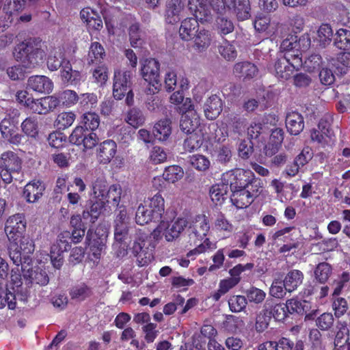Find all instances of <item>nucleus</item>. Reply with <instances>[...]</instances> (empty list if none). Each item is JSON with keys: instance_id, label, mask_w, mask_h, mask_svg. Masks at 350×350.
Listing matches in <instances>:
<instances>
[{"instance_id": "1", "label": "nucleus", "mask_w": 350, "mask_h": 350, "mask_svg": "<svg viewBox=\"0 0 350 350\" xmlns=\"http://www.w3.org/2000/svg\"><path fill=\"white\" fill-rule=\"evenodd\" d=\"M26 224L25 215L21 213L10 216L5 221L4 230L9 241L8 254L16 265L27 262L35 249L33 241L29 237L23 236Z\"/></svg>"}, {"instance_id": "2", "label": "nucleus", "mask_w": 350, "mask_h": 350, "mask_svg": "<svg viewBox=\"0 0 350 350\" xmlns=\"http://www.w3.org/2000/svg\"><path fill=\"white\" fill-rule=\"evenodd\" d=\"M188 7L194 17L184 19L179 28V36L185 41H190L200 29L198 21H208L211 18V6L206 0H189Z\"/></svg>"}, {"instance_id": "3", "label": "nucleus", "mask_w": 350, "mask_h": 350, "mask_svg": "<svg viewBox=\"0 0 350 350\" xmlns=\"http://www.w3.org/2000/svg\"><path fill=\"white\" fill-rule=\"evenodd\" d=\"M14 55L25 68H36L42 63L45 56L42 49V40L36 37L25 39L15 46Z\"/></svg>"}, {"instance_id": "4", "label": "nucleus", "mask_w": 350, "mask_h": 350, "mask_svg": "<svg viewBox=\"0 0 350 350\" xmlns=\"http://www.w3.org/2000/svg\"><path fill=\"white\" fill-rule=\"evenodd\" d=\"M211 8L217 14L224 15L230 11L239 21H243L251 16L250 0H206Z\"/></svg>"}, {"instance_id": "5", "label": "nucleus", "mask_w": 350, "mask_h": 350, "mask_svg": "<svg viewBox=\"0 0 350 350\" xmlns=\"http://www.w3.org/2000/svg\"><path fill=\"white\" fill-rule=\"evenodd\" d=\"M221 181L230 185V190L262 187L260 180L256 178L251 170L241 168H236L224 173L222 175Z\"/></svg>"}, {"instance_id": "6", "label": "nucleus", "mask_w": 350, "mask_h": 350, "mask_svg": "<svg viewBox=\"0 0 350 350\" xmlns=\"http://www.w3.org/2000/svg\"><path fill=\"white\" fill-rule=\"evenodd\" d=\"M23 161L18 154L12 150L3 152L0 156V178L5 184L13 180V176L22 170Z\"/></svg>"}, {"instance_id": "7", "label": "nucleus", "mask_w": 350, "mask_h": 350, "mask_svg": "<svg viewBox=\"0 0 350 350\" xmlns=\"http://www.w3.org/2000/svg\"><path fill=\"white\" fill-rule=\"evenodd\" d=\"M160 64L154 58L146 59L142 62L141 75L148 83L145 90L146 94H155L160 90L161 83L159 79Z\"/></svg>"}, {"instance_id": "8", "label": "nucleus", "mask_w": 350, "mask_h": 350, "mask_svg": "<svg viewBox=\"0 0 350 350\" xmlns=\"http://www.w3.org/2000/svg\"><path fill=\"white\" fill-rule=\"evenodd\" d=\"M310 133L311 141L322 148L332 146L335 142V135L331 124L326 119L321 118L317 128L312 129Z\"/></svg>"}, {"instance_id": "9", "label": "nucleus", "mask_w": 350, "mask_h": 350, "mask_svg": "<svg viewBox=\"0 0 350 350\" xmlns=\"http://www.w3.org/2000/svg\"><path fill=\"white\" fill-rule=\"evenodd\" d=\"M85 129L77 126L69 136V141L78 146H83V150H90L98 144V137L94 132Z\"/></svg>"}, {"instance_id": "10", "label": "nucleus", "mask_w": 350, "mask_h": 350, "mask_svg": "<svg viewBox=\"0 0 350 350\" xmlns=\"http://www.w3.org/2000/svg\"><path fill=\"white\" fill-rule=\"evenodd\" d=\"M132 72L129 70H116L113 75V96L116 100H122L131 89Z\"/></svg>"}, {"instance_id": "11", "label": "nucleus", "mask_w": 350, "mask_h": 350, "mask_svg": "<svg viewBox=\"0 0 350 350\" xmlns=\"http://www.w3.org/2000/svg\"><path fill=\"white\" fill-rule=\"evenodd\" d=\"M261 188L231 190L230 200L237 208L248 207L260 193Z\"/></svg>"}, {"instance_id": "12", "label": "nucleus", "mask_w": 350, "mask_h": 350, "mask_svg": "<svg viewBox=\"0 0 350 350\" xmlns=\"http://www.w3.org/2000/svg\"><path fill=\"white\" fill-rule=\"evenodd\" d=\"M209 230L208 217L204 214L198 215L189 227V236L193 235L196 239L202 240L207 235Z\"/></svg>"}, {"instance_id": "13", "label": "nucleus", "mask_w": 350, "mask_h": 350, "mask_svg": "<svg viewBox=\"0 0 350 350\" xmlns=\"http://www.w3.org/2000/svg\"><path fill=\"white\" fill-rule=\"evenodd\" d=\"M117 153V144L112 139L101 142L96 149V157L100 163L108 164Z\"/></svg>"}, {"instance_id": "14", "label": "nucleus", "mask_w": 350, "mask_h": 350, "mask_svg": "<svg viewBox=\"0 0 350 350\" xmlns=\"http://www.w3.org/2000/svg\"><path fill=\"white\" fill-rule=\"evenodd\" d=\"M60 104V100L55 96H47L34 99L31 110L38 114H47L53 111Z\"/></svg>"}, {"instance_id": "15", "label": "nucleus", "mask_w": 350, "mask_h": 350, "mask_svg": "<svg viewBox=\"0 0 350 350\" xmlns=\"http://www.w3.org/2000/svg\"><path fill=\"white\" fill-rule=\"evenodd\" d=\"M44 190V183L40 180L34 179L25 186L23 195L27 202L33 203L42 196Z\"/></svg>"}, {"instance_id": "16", "label": "nucleus", "mask_w": 350, "mask_h": 350, "mask_svg": "<svg viewBox=\"0 0 350 350\" xmlns=\"http://www.w3.org/2000/svg\"><path fill=\"white\" fill-rule=\"evenodd\" d=\"M288 312L290 314H306V319H313L316 310H311V304L306 300L299 301L295 299H288L286 301Z\"/></svg>"}, {"instance_id": "17", "label": "nucleus", "mask_w": 350, "mask_h": 350, "mask_svg": "<svg viewBox=\"0 0 350 350\" xmlns=\"http://www.w3.org/2000/svg\"><path fill=\"white\" fill-rule=\"evenodd\" d=\"M27 88L33 92L49 94L53 88V81L44 75H34L27 80Z\"/></svg>"}, {"instance_id": "18", "label": "nucleus", "mask_w": 350, "mask_h": 350, "mask_svg": "<svg viewBox=\"0 0 350 350\" xmlns=\"http://www.w3.org/2000/svg\"><path fill=\"white\" fill-rule=\"evenodd\" d=\"M191 40H193V49L197 53H203L211 44L213 40L212 33L209 30L202 27L192 37Z\"/></svg>"}, {"instance_id": "19", "label": "nucleus", "mask_w": 350, "mask_h": 350, "mask_svg": "<svg viewBox=\"0 0 350 350\" xmlns=\"http://www.w3.org/2000/svg\"><path fill=\"white\" fill-rule=\"evenodd\" d=\"M285 124L287 131L292 135H299L304 129V117L295 111L286 114Z\"/></svg>"}, {"instance_id": "20", "label": "nucleus", "mask_w": 350, "mask_h": 350, "mask_svg": "<svg viewBox=\"0 0 350 350\" xmlns=\"http://www.w3.org/2000/svg\"><path fill=\"white\" fill-rule=\"evenodd\" d=\"M187 226V221L185 218H178L171 224L165 223L163 236L168 242L173 241L179 237L181 232Z\"/></svg>"}, {"instance_id": "21", "label": "nucleus", "mask_w": 350, "mask_h": 350, "mask_svg": "<svg viewBox=\"0 0 350 350\" xmlns=\"http://www.w3.org/2000/svg\"><path fill=\"white\" fill-rule=\"evenodd\" d=\"M258 72L257 66L250 62L236 63L233 68L234 75L244 81L253 79L257 75Z\"/></svg>"}, {"instance_id": "22", "label": "nucleus", "mask_w": 350, "mask_h": 350, "mask_svg": "<svg viewBox=\"0 0 350 350\" xmlns=\"http://www.w3.org/2000/svg\"><path fill=\"white\" fill-rule=\"evenodd\" d=\"M23 279L25 284H48L49 282L46 271L39 267L23 271Z\"/></svg>"}, {"instance_id": "23", "label": "nucleus", "mask_w": 350, "mask_h": 350, "mask_svg": "<svg viewBox=\"0 0 350 350\" xmlns=\"http://www.w3.org/2000/svg\"><path fill=\"white\" fill-rule=\"evenodd\" d=\"M223 109V103L221 98L216 94L211 96L204 104V114L207 119L215 120Z\"/></svg>"}, {"instance_id": "24", "label": "nucleus", "mask_w": 350, "mask_h": 350, "mask_svg": "<svg viewBox=\"0 0 350 350\" xmlns=\"http://www.w3.org/2000/svg\"><path fill=\"white\" fill-rule=\"evenodd\" d=\"M303 280L304 274L301 271L292 269L285 276L283 273L277 272L271 284H278L282 282L283 284H301Z\"/></svg>"}, {"instance_id": "25", "label": "nucleus", "mask_w": 350, "mask_h": 350, "mask_svg": "<svg viewBox=\"0 0 350 350\" xmlns=\"http://www.w3.org/2000/svg\"><path fill=\"white\" fill-rule=\"evenodd\" d=\"M273 67L275 75L278 79L288 80L294 72L290 63L283 55L277 57Z\"/></svg>"}, {"instance_id": "26", "label": "nucleus", "mask_w": 350, "mask_h": 350, "mask_svg": "<svg viewBox=\"0 0 350 350\" xmlns=\"http://www.w3.org/2000/svg\"><path fill=\"white\" fill-rule=\"evenodd\" d=\"M81 19L94 30L100 31L103 28V21L99 14L90 7L85 8L80 12Z\"/></svg>"}, {"instance_id": "27", "label": "nucleus", "mask_w": 350, "mask_h": 350, "mask_svg": "<svg viewBox=\"0 0 350 350\" xmlns=\"http://www.w3.org/2000/svg\"><path fill=\"white\" fill-rule=\"evenodd\" d=\"M60 77L64 83L77 85L81 78V72L73 70L70 60H64V64L60 68Z\"/></svg>"}, {"instance_id": "28", "label": "nucleus", "mask_w": 350, "mask_h": 350, "mask_svg": "<svg viewBox=\"0 0 350 350\" xmlns=\"http://www.w3.org/2000/svg\"><path fill=\"white\" fill-rule=\"evenodd\" d=\"M106 57L103 46L98 42H92L88 53L87 61L89 65L100 64Z\"/></svg>"}, {"instance_id": "29", "label": "nucleus", "mask_w": 350, "mask_h": 350, "mask_svg": "<svg viewBox=\"0 0 350 350\" xmlns=\"http://www.w3.org/2000/svg\"><path fill=\"white\" fill-rule=\"evenodd\" d=\"M153 211L148 207L147 204H140L137 207L135 213V221L139 225H144L150 222H158L161 220L158 217L153 215Z\"/></svg>"}, {"instance_id": "30", "label": "nucleus", "mask_w": 350, "mask_h": 350, "mask_svg": "<svg viewBox=\"0 0 350 350\" xmlns=\"http://www.w3.org/2000/svg\"><path fill=\"white\" fill-rule=\"evenodd\" d=\"M153 211L148 207L147 204H140L137 207L135 213V221L139 225H144L150 222H158L161 220L158 217L153 215Z\"/></svg>"}, {"instance_id": "31", "label": "nucleus", "mask_w": 350, "mask_h": 350, "mask_svg": "<svg viewBox=\"0 0 350 350\" xmlns=\"http://www.w3.org/2000/svg\"><path fill=\"white\" fill-rule=\"evenodd\" d=\"M153 211L148 207L147 204H140L137 207L135 213V221L139 225H144L150 222H158L161 220L158 217L153 215Z\"/></svg>"}, {"instance_id": "32", "label": "nucleus", "mask_w": 350, "mask_h": 350, "mask_svg": "<svg viewBox=\"0 0 350 350\" xmlns=\"http://www.w3.org/2000/svg\"><path fill=\"white\" fill-rule=\"evenodd\" d=\"M264 343L271 345V350H304V345L301 340L296 342L295 345L289 338L282 337L278 342L267 341Z\"/></svg>"}, {"instance_id": "33", "label": "nucleus", "mask_w": 350, "mask_h": 350, "mask_svg": "<svg viewBox=\"0 0 350 350\" xmlns=\"http://www.w3.org/2000/svg\"><path fill=\"white\" fill-rule=\"evenodd\" d=\"M171 124V120L167 118L158 121L152 130L154 137L161 142L166 141L172 133Z\"/></svg>"}, {"instance_id": "34", "label": "nucleus", "mask_w": 350, "mask_h": 350, "mask_svg": "<svg viewBox=\"0 0 350 350\" xmlns=\"http://www.w3.org/2000/svg\"><path fill=\"white\" fill-rule=\"evenodd\" d=\"M144 203L153 211V215L161 220L165 212V200L162 195L159 192L152 198L145 200Z\"/></svg>"}, {"instance_id": "35", "label": "nucleus", "mask_w": 350, "mask_h": 350, "mask_svg": "<svg viewBox=\"0 0 350 350\" xmlns=\"http://www.w3.org/2000/svg\"><path fill=\"white\" fill-rule=\"evenodd\" d=\"M270 302L265 303L263 309L257 314L256 318L255 328L258 332H262L269 327L271 317L269 309L271 307Z\"/></svg>"}, {"instance_id": "36", "label": "nucleus", "mask_w": 350, "mask_h": 350, "mask_svg": "<svg viewBox=\"0 0 350 350\" xmlns=\"http://www.w3.org/2000/svg\"><path fill=\"white\" fill-rule=\"evenodd\" d=\"M23 133L27 137L36 139L39 135L38 118L34 116L26 118L21 125Z\"/></svg>"}, {"instance_id": "37", "label": "nucleus", "mask_w": 350, "mask_h": 350, "mask_svg": "<svg viewBox=\"0 0 350 350\" xmlns=\"http://www.w3.org/2000/svg\"><path fill=\"white\" fill-rule=\"evenodd\" d=\"M90 209L89 211H84L83 212V217L86 218L88 216L91 217V220L94 222L98 218L102 212L105 210L106 206V201L98 200L91 198L90 200Z\"/></svg>"}, {"instance_id": "38", "label": "nucleus", "mask_w": 350, "mask_h": 350, "mask_svg": "<svg viewBox=\"0 0 350 350\" xmlns=\"http://www.w3.org/2000/svg\"><path fill=\"white\" fill-rule=\"evenodd\" d=\"M187 134L189 135L185 139L183 142V148L185 150L189 152L198 150L203 144V135L196 132Z\"/></svg>"}, {"instance_id": "39", "label": "nucleus", "mask_w": 350, "mask_h": 350, "mask_svg": "<svg viewBox=\"0 0 350 350\" xmlns=\"http://www.w3.org/2000/svg\"><path fill=\"white\" fill-rule=\"evenodd\" d=\"M200 124V118L198 114L189 116H182L180 122V130L185 133H194Z\"/></svg>"}, {"instance_id": "40", "label": "nucleus", "mask_w": 350, "mask_h": 350, "mask_svg": "<svg viewBox=\"0 0 350 350\" xmlns=\"http://www.w3.org/2000/svg\"><path fill=\"white\" fill-rule=\"evenodd\" d=\"M100 117L95 112H85L81 116L78 126H82L85 129L94 132L100 125Z\"/></svg>"}, {"instance_id": "41", "label": "nucleus", "mask_w": 350, "mask_h": 350, "mask_svg": "<svg viewBox=\"0 0 350 350\" xmlns=\"http://www.w3.org/2000/svg\"><path fill=\"white\" fill-rule=\"evenodd\" d=\"M228 186L227 183L222 181L221 184H216L211 187L210 197L214 203L221 204L224 202L226 198Z\"/></svg>"}, {"instance_id": "42", "label": "nucleus", "mask_w": 350, "mask_h": 350, "mask_svg": "<svg viewBox=\"0 0 350 350\" xmlns=\"http://www.w3.org/2000/svg\"><path fill=\"white\" fill-rule=\"evenodd\" d=\"M270 302L271 305L269 312L271 318L273 317L276 321H282L288 315V306L286 304H275L273 299H267L265 303Z\"/></svg>"}, {"instance_id": "43", "label": "nucleus", "mask_w": 350, "mask_h": 350, "mask_svg": "<svg viewBox=\"0 0 350 350\" xmlns=\"http://www.w3.org/2000/svg\"><path fill=\"white\" fill-rule=\"evenodd\" d=\"M109 187L107 181L101 179L96 178L92 184V193L91 198L106 200V195Z\"/></svg>"}, {"instance_id": "44", "label": "nucleus", "mask_w": 350, "mask_h": 350, "mask_svg": "<svg viewBox=\"0 0 350 350\" xmlns=\"http://www.w3.org/2000/svg\"><path fill=\"white\" fill-rule=\"evenodd\" d=\"M76 115L75 113L72 111H63L57 115L54 125L59 130H64L73 124Z\"/></svg>"}, {"instance_id": "45", "label": "nucleus", "mask_w": 350, "mask_h": 350, "mask_svg": "<svg viewBox=\"0 0 350 350\" xmlns=\"http://www.w3.org/2000/svg\"><path fill=\"white\" fill-rule=\"evenodd\" d=\"M163 176L168 183H174L184 176L183 168L178 165H172L165 168Z\"/></svg>"}, {"instance_id": "46", "label": "nucleus", "mask_w": 350, "mask_h": 350, "mask_svg": "<svg viewBox=\"0 0 350 350\" xmlns=\"http://www.w3.org/2000/svg\"><path fill=\"white\" fill-rule=\"evenodd\" d=\"M227 124L234 133L241 134L247 126L246 118L238 114H230L227 117Z\"/></svg>"}, {"instance_id": "47", "label": "nucleus", "mask_w": 350, "mask_h": 350, "mask_svg": "<svg viewBox=\"0 0 350 350\" xmlns=\"http://www.w3.org/2000/svg\"><path fill=\"white\" fill-rule=\"evenodd\" d=\"M89 245L90 252L88 254V258L90 260L93 261L94 265L98 264L100 258L102 251L105 247L103 239L100 238L94 239Z\"/></svg>"}, {"instance_id": "48", "label": "nucleus", "mask_w": 350, "mask_h": 350, "mask_svg": "<svg viewBox=\"0 0 350 350\" xmlns=\"http://www.w3.org/2000/svg\"><path fill=\"white\" fill-rule=\"evenodd\" d=\"M334 45L341 50L350 49V30L339 29L335 35Z\"/></svg>"}, {"instance_id": "49", "label": "nucleus", "mask_w": 350, "mask_h": 350, "mask_svg": "<svg viewBox=\"0 0 350 350\" xmlns=\"http://www.w3.org/2000/svg\"><path fill=\"white\" fill-rule=\"evenodd\" d=\"M234 25L233 22L228 18L217 16L215 21V29L218 34L224 36L234 31Z\"/></svg>"}, {"instance_id": "50", "label": "nucleus", "mask_w": 350, "mask_h": 350, "mask_svg": "<svg viewBox=\"0 0 350 350\" xmlns=\"http://www.w3.org/2000/svg\"><path fill=\"white\" fill-rule=\"evenodd\" d=\"M191 165L198 172H205L211 166L208 157L203 154H195L189 157Z\"/></svg>"}, {"instance_id": "51", "label": "nucleus", "mask_w": 350, "mask_h": 350, "mask_svg": "<svg viewBox=\"0 0 350 350\" xmlns=\"http://www.w3.org/2000/svg\"><path fill=\"white\" fill-rule=\"evenodd\" d=\"M332 273L331 265L325 262L317 265L314 270V276L317 281L325 284Z\"/></svg>"}, {"instance_id": "52", "label": "nucleus", "mask_w": 350, "mask_h": 350, "mask_svg": "<svg viewBox=\"0 0 350 350\" xmlns=\"http://www.w3.org/2000/svg\"><path fill=\"white\" fill-rule=\"evenodd\" d=\"M286 59L290 63L293 71L299 70L301 68H304V62L302 60V53L299 50H288L283 55Z\"/></svg>"}, {"instance_id": "53", "label": "nucleus", "mask_w": 350, "mask_h": 350, "mask_svg": "<svg viewBox=\"0 0 350 350\" xmlns=\"http://www.w3.org/2000/svg\"><path fill=\"white\" fill-rule=\"evenodd\" d=\"M64 60H68L65 57L64 53L51 52L46 61V65L51 71H56L61 68L64 64Z\"/></svg>"}, {"instance_id": "54", "label": "nucleus", "mask_w": 350, "mask_h": 350, "mask_svg": "<svg viewBox=\"0 0 350 350\" xmlns=\"http://www.w3.org/2000/svg\"><path fill=\"white\" fill-rule=\"evenodd\" d=\"M122 195V187L118 184L111 185L106 195V204H111L113 206H119Z\"/></svg>"}, {"instance_id": "55", "label": "nucleus", "mask_w": 350, "mask_h": 350, "mask_svg": "<svg viewBox=\"0 0 350 350\" xmlns=\"http://www.w3.org/2000/svg\"><path fill=\"white\" fill-rule=\"evenodd\" d=\"M125 120L129 124L137 129L144 124L145 117L141 110L137 108H132L128 111Z\"/></svg>"}, {"instance_id": "56", "label": "nucleus", "mask_w": 350, "mask_h": 350, "mask_svg": "<svg viewBox=\"0 0 350 350\" xmlns=\"http://www.w3.org/2000/svg\"><path fill=\"white\" fill-rule=\"evenodd\" d=\"M247 304V299L243 295H233L228 300L230 310L233 312L243 311L246 308Z\"/></svg>"}, {"instance_id": "57", "label": "nucleus", "mask_w": 350, "mask_h": 350, "mask_svg": "<svg viewBox=\"0 0 350 350\" xmlns=\"http://www.w3.org/2000/svg\"><path fill=\"white\" fill-rule=\"evenodd\" d=\"M322 63V58L320 55L312 54L304 62V69L308 72H313L319 70Z\"/></svg>"}, {"instance_id": "58", "label": "nucleus", "mask_w": 350, "mask_h": 350, "mask_svg": "<svg viewBox=\"0 0 350 350\" xmlns=\"http://www.w3.org/2000/svg\"><path fill=\"white\" fill-rule=\"evenodd\" d=\"M219 53L226 60H234L237 56V52L232 44L227 40L224 41V43L219 46Z\"/></svg>"}, {"instance_id": "59", "label": "nucleus", "mask_w": 350, "mask_h": 350, "mask_svg": "<svg viewBox=\"0 0 350 350\" xmlns=\"http://www.w3.org/2000/svg\"><path fill=\"white\" fill-rule=\"evenodd\" d=\"M334 322L332 313L324 312L316 319V325L321 331H327L332 327Z\"/></svg>"}, {"instance_id": "60", "label": "nucleus", "mask_w": 350, "mask_h": 350, "mask_svg": "<svg viewBox=\"0 0 350 350\" xmlns=\"http://www.w3.org/2000/svg\"><path fill=\"white\" fill-rule=\"evenodd\" d=\"M92 295V291L88 286H74L70 291L72 299L83 301Z\"/></svg>"}, {"instance_id": "61", "label": "nucleus", "mask_w": 350, "mask_h": 350, "mask_svg": "<svg viewBox=\"0 0 350 350\" xmlns=\"http://www.w3.org/2000/svg\"><path fill=\"white\" fill-rule=\"evenodd\" d=\"M339 245L338 241L336 238H329L322 240L315 244L318 251L321 253L334 251Z\"/></svg>"}, {"instance_id": "62", "label": "nucleus", "mask_w": 350, "mask_h": 350, "mask_svg": "<svg viewBox=\"0 0 350 350\" xmlns=\"http://www.w3.org/2000/svg\"><path fill=\"white\" fill-rule=\"evenodd\" d=\"M94 82L100 85L105 84L108 79V68L104 65H98L92 72Z\"/></svg>"}, {"instance_id": "63", "label": "nucleus", "mask_w": 350, "mask_h": 350, "mask_svg": "<svg viewBox=\"0 0 350 350\" xmlns=\"http://www.w3.org/2000/svg\"><path fill=\"white\" fill-rule=\"evenodd\" d=\"M254 267V264L252 262H248L245 265L238 264L229 271L230 275L232 276L235 282L234 284H238L240 280V275L242 272L246 270H252Z\"/></svg>"}, {"instance_id": "64", "label": "nucleus", "mask_w": 350, "mask_h": 350, "mask_svg": "<svg viewBox=\"0 0 350 350\" xmlns=\"http://www.w3.org/2000/svg\"><path fill=\"white\" fill-rule=\"evenodd\" d=\"M246 295L250 302L260 304L264 301L266 294L262 290L252 286L246 291Z\"/></svg>"}]
</instances>
